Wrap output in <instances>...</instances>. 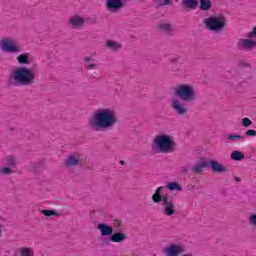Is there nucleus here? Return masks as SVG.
I'll return each mask as SVG.
<instances>
[{
	"mask_svg": "<svg viewBox=\"0 0 256 256\" xmlns=\"http://www.w3.org/2000/svg\"><path fill=\"white\" fill-rule=\"evenodd\" d=\"M117 125V113L111 108H99L92 113L88 121L91 131L101 133L109 131Z\"/></svg>",
	"mask_w": 256,
	"mask_h": 256,
	"instance_id": "f257e3e1",
	"label": "nucleus"
},
{
	"mask_svg": "<svg viewBox=\"0 0 256 256\" xmlns=\"http://www.w3.org/2000/svg\"><path fill=\"white\" fill-rule=\"evenodd\" d=\"M177 149L175 138L167 134H159L152 140V150L155 153H173Z\"/></svg>",
	"mask_w": 256,
	"mask_h": 256,
	"instance_id": "f03ea898",
	"label": "nucleus"
},
{
	"mask_svg": "<svg viewBox=\"0 0 256 256\" xmlns=\"http://www.w3.org/2000/svg\"><path fill=\"white\" fill-rule=\"evenodd\" d=\"M163 186L158 187L152 195V203L161 204L163 215L166 217H173L177 213V206L175 202L167 195H162Z\"/></svg>",
	"mask_w": 256,
	"mask_h": 256,
	"instance_id": "7ed1b4c3",
	"label": "nucleus"
},
{
	"mask_svg": "<svg viewBox=\"0 0 256 256\" xmlns=\"http://www.w3.org/2000/svg\"><path fill=\"white\" fill-rule=\"evenodd\" d=\"M10 77L16 85H22L23 87H28L35 83V72L31 68L25 66L16 67L12 71Z\"/></svg>",
	"mask_w": 256,
	"mask_h": 256,
	"instance_id": "20e7f679",
	"label": "nucleus"
},
{
	"mask_svg": "<svg viewBox=\"0 0 256 256\" xmlns=\"http://www.w3.org/2000/svg\"><path fill=\"white\" fill-rule=\"evenodd\" d=\"M174 94L184 103H192L197 99L195 88L190 84H181L175 87Z\"/></svg>",
	"mask_w": 256,
	"mask_h": 256,
	"instance_id": "39448f33",
	"label": "nucleus"
},
{
	"mask_svg": "<svg viewBox=\"0 0 256 256\" xmlns=\"http://www.w3.org/2000/svg\"><path fill=\"white\" fill-rule=\"evenodd\" d=\"M203 23L208 31L213 33H221L227 27V20L221 16H210L203 20Z\"/></svg>",
	"mask_w": 256,
	"mask_h": 256,
	"instance_id": "423d86ee",
	"label": "nucleus"
},
{
	"mask_svg": "<svg viewBox=\"0 0 256 256\" xmlns=\"http://www.w3.org/2000/svg\"><path fill=\"white\" fill-rule=\"evenodd\" d=\"M246 37L238 40L237 47L242 51H253V49H256V26L246 34Z\"/></svg>",
	"mask_w": 256,
	"mask_h": 256,
	"instance_id": "0eeeda50",
	"label": "nucleus"
},
{
	"mask_svg": "<svg viewBox=\"0 0 256 256\" xmlns=\"http://www.w3.org/2000/svg\"><path fill=\"white\" fill-rule=\"evenodd\" d=\"M0 47L5 53H21V46L13 38H4L0 41Z\"/></svg>",
	"mask_w": 256,
	"mask_h": 256,
	"instance_id": "6e6552de",
	"label": "nucleus"
},
{
	"mask_svg": "<svg viewBox=\"0 0 256 256\" xmlns=\"http://www.w3.org/2000/svg\"><path fill=\"white\" fill-rule=\"evenodd\" d=\"M170 107L176 115H187V106L183 103V100L177 97L171 99Z\"/></svg>",
	"mask_w": 256,
	"mask_h": 256,
	"instance_id": "1a4fd4ad",
	"label": "nucleus"
},
{
	"mask_svg": "<svg viewBox=\"0 0 256 256\" xmlns=\"http://www.w3.org/2000/svg\"><path fill=\"white\" fill-rule=\"evenodd\" d=\"M105 7L110 13H119L125 7V0H106Z\"/></svg>",
	"mask_w": 256,
	"mask_h": 256,
	"instance_id": "9d476101",
	"label": "nucleus"
},
{
	"mask_svg": "<svg viewBox=\"0 0 256 256\" xmlns=\"http://www.w3.org/2000/svg\"><path fill=\"white\" fill-rule=\"evenodd\" d=\"M81 163H83V155H81V153L76 152L70 154L66 158L64 165L65 167H77L81 165Z\"/></svg>",
	"mask_w": 256,
	"mask_h": 256,
	"instance_id": "9b49d317",
	"label": "nucleus"
},
{
	"mask_svg": "<svg viewBox=\"0 0 256 256\" xmlns=\"http://www.w3.org/2000/svg\"><path fill=\"white\" fill-rule=\"evenodd\" d=\"M163 251L166 256H179L183 253L184 249L181 244H170Z\"/></svg>",
	"mask_w": 256,
	"mask_h": 256,
	"instance_id": "f8f14e48",
	"label": "nucleus"
},
{
	"mask_svg": "<svg viewBox=\"0 0 256 256\" xmlns=\"http://www.w3.org/2000/svg\"><path fill=\"white\" fill-rule=\"evenodd\" d=\"M68 24L72 29H81V27L85 26V18L80 15H73L69 18Z\"/></svg>",
	"mask_w": 256,
	"mask_h": 256,
	"instance_id": "ddd939ff",
	"label": "nucleus"
},
{
	"mask_svg": "<svg viewBox=\"0 0 256 256\" xmlns=\"http://www.w3.org/2000/svg\"><path fill=\"white\" fill-rule=\"evenodd\" d=\"M97 229L98 231H100L101 237H109L113 235V226L109 224H106V223L98 224Z\"/></svg>",
	"mask_w": 256,
	"mask_h": 256,
	"instance_id": "4468645a",
	"label": "nucleus"
},
{
	"mask_svg": "<svg viewBox=\"0 0 256 256\" xmlns=\"http://www.w3.org/2000/svg\"><path fill=\"white\" fill-rule=\"evenodd\" d=\"M205 167H209V162H207V160L205 159H201L191 169H192V172L195 173V175H199V173H201L205 169Z\"/></svg>",
	"mask_w": 256,
	"mask_h": 256,
	"instance_id": "2eb2a0df",
	"label": "nucleus"
},
{
	"mask_svg": "<svg viewBox=\"0 0 256 256\" xmlns=\"http://www.w3.org/2000/svg\"><path fill=\"white\" fill-rule=\"evenodd\" d=\"M208 165H210L212 171H214L215 173H225V171H227V168L225 166L215 160H210Z\"/></svg>",
	"mask_w": 256,
	"mask_h": 256,
	"instance_id": "dca6fc26",
	"label": "nucleus"
},
{
	"mask_svg": "<svg viewBox=\"0 0 256 256\" xmlns=\"http://www.w3.org/2000/svg\"><path fill=\"white\" fill-rule=\"evenodd\" d=\"M127 239V235L123 232L112 233L110 236L111 243H123Z\"/></svg>",
	"mask_w": 256,
	"mask_h": 256,
	"instance_id": "f3484780",
	"label": "nucleus"
},
{
	"mask_svg": "<svg viewBox=\"0 0 256 256\" xmlns=\"http://www.w3.org/2000/svg\"><path fill=\"white\" fill-rule=\"evenodd\" d=\"M121 43L114 41V40H107L106 41V48L110 51H119L121 49Z\"/></svg>",
	"mask_w": 256,
	"mask_h": 256,
	"instance_id": "a211bd4d",
	"label": "nucleus"
},
{
	"mask_svg": "<svg viewBox=\"0 0 256 256\" xmlns=\"http://www.w3.org/2000/svg\"><path fill=\"white\" fill-rule=\"evenodd\" d=\"M2 163L7 167H15L17 165V159H15V156L8 155L2 159Z\"/></svg>",
	"mask_w": 256,
	"mask_h": 256,
	"instance_id": "6ab92c4d",
	"label": "nucleus"
},
{
	"mask_svg": "<svg viewBox=\"0 0 256 256\" xmlns=\"http://www.w3.org/2000/svg\"><path fill=\"white\" fill-rule=\"evenodd\" d=\"M182 4L185 9H196L199 2L197 0H182Z\"/></svg>",
	"mask_w": 256,
	"mask_h": 256,
	"instance_id": "aec40b11",
	"label": "nucleus"
},
{
	"mask_svg": "<svg viewBox=\"0 0 256 256\" xmlns=\"http://www.w3.org/2000/svg\"><path fill=\"white\" fill-rule=\"evenodd\" d=\"M199 1H200V6H199L200 11H209L211 10V7H213L211 0H199Z\"/></svg>",
	"mask_w": 256,
	"mask_h": 256,
	"instance_id": "412c9836",
	"label": "nucleus"
},
{
	"mask_svg": "<svg viewBox=\"0 0 256 256\" xmlns=\"http://www.w3.org/2000/svg\"><path fill=\"white\" fill-rule=\"evenodd\" d=\"M17 61L19 65H29V54L24 53L17 56Z\"/></svg>",
	"mask_w": 256,
	"mask_h": 256,
	"instance_id": "4be33fe9",
	"label": "nucleus"
},
{
	"mask_svg": "<svg viewBox=\"0 0 256 256\" xmlns=\"http://www.w3.org/2000/svg\"><path fill=\"white\" fill-rule=\"evenodd\" d=\"M158 29L164 33H173V26L169 23H160Z\"/></svg>",
	"mask_w": 256,
	"mask_h": 256,
	"instance_id": "5701e85b",
	"label": "nucleus"
},
{
	"mask_svg": "<svg viewBox=\"0 0 256 256\" xmlns=\"http://www.w3.org/2000/svg\"><path fill=\"white\" fill-rule=\"evenodd\" d=\"M230 157L232 161H243V159H245V153L241 151H233Z\"/></svg>",
	"mask_w": 256,
	"mask_h": 256,
	"instance_id": "b1692460",
	"label": "nucleus"
},
{
	"mask_svg": "<svg viewBox=\"0 0 256 256\" xmlns=\"http://www.w3.org/2000/svg\"><path fill=\"white\" fill-rule=\"evenodd\" d=\"M166 189H168L169 191H182L183 190L181 185H179V183H177V182H168L166 184Z\"/></svg>",
	"mask_w": 256,
	"mask_h": 256,
	"instance_id": "393cba45",
	"label": "nucleus"
},
{
	"mask_svg": "<svg viewBox=\"0 0 256 256\" xmlns=\"http://www.w3.org/2000/svg\"><path fill=\"white\" fill-rule=\"evenodd\" d=\"M226 139H227L228 141H231L232 143H237V141L243 140V136L237 135V134H228V135L226 136Z\"/></svg>",
	"mask_w": 256,
	"mask_h": 256,
	"instance_id": "a878e982",
	"label": "nucleus"
},
{
	"mask_svg": "<svg viewBox=\"0 0 256 256\" xmlns=\"http://www.w3.org/2000/svg\"><path fill=\"white\" fill-rule=\"evenodd\" d=\"M41 213L45 217H59V214L55 210H41Z\"/></svg>",
	"mask_w": 256,
	"mask_h": 256,
	"instance_id": "bb28decb",
	"label": "nucleus"
},
{
	"mask_svg": "<svg viewBox=\"0 0 256 256\" xmlns=\"http://www.w3.org/2000/svg\"><path fill=\"white\" fill-rule=\"evenodd\" d=\"M158 7H169L173 5V0H155Z\"/></svg>",
	"mask_w": 256,
	"mask_h": 256,
	"instance_id": "cd10ccee",
	"label": "nucleus"
},
{
	"mask_svg": "<svg viewBox=\"0 0 256 256\" xmlns=\"http://www.w3.org/2000/svg\"><path fill=\"white\" fill-rule=\"evenodd\" d=\"M20 253L22 256H33V251L29 248H21Z\"/></svg>",
	"mask_w": 256,
	"mask_h": 256,
	"instance_id": "c85d7f7f",
	"label": "nucleus"
},
{
	"mask_svg": "<svg viewBox=\"0 0 256 256\" xmlns=\"http://www.w3.org/2000/svg\"><path fill=\"white\" fill-rule=\"evenodd\" d=\"M13 173V170L9 167H3L0 169V175H11Z\"/></svg>",
	"mask_w": 256,
	"mask_h": 256,
	"instance_id": "c756f323",
	"label": "nucleus"
},
{
	"mask_svg": "<svg viewBox=\"0 0 256 256\" xmlns=\"http://www.w3.org/2000/svg\"><path fill=\"white\" fill-rule=\"evenodd\" d=\"M242 125L244 127H251V125H253V122L249 118H243L242 119Z\"/></svg>",
	"mask_w": 256,
	"mask_h": 256,
	"instance_id": "7c9ffc66",
	"label": "nucleus"
},
{
	"mask_svg": "<svg viewBox=\"0 0 256 256\" xmlns=\"http://www.w3.org/2000/svg\"><path fill=\"white\" fill-rule=\"evenodd\" d=\"M249 223L252 227H256V213L249 216Z\"/></svg>",
	"mask_w": 256,
	"mask_h": 256,
	"instance_id": "2f4dec72",
	"label": "nucleus"
},
{
	"mask_svg": "<svg viewBox=\"0 0 256 256\" xmlns=\"http://www.w3.org/2000/svg\"><path fill=\"white\" fill-rule=\"evenodd\" d=\"M113 225H114L115 229H121V227H122L121 220H114Z\"/></svg>",
	"mask_w": 256,
	"mask_h": 256,
	"instance_id": "473e14b6",
	"label": "nucleus"
},
{
	"mask_svg": "<svg viewBox=\"0 0 256 256\" xmlns=\"http://www.w3.org/2000/svg\"><path fill=\"white\" fill-rule=\"evenodd\" d=\"M246 135L248 137H256V131L255 130H247Z\"/></svg>",
	"mask_w": 256,
	"mask_h": 256,
	"instance_id": "72a5a7b5",
	"label": "nucleus"
},
{
	"mask_svg": "<svg viewBox=\"0 0 256 256\" xmlns=\"http://www.w3.org/2000/svg\"><path fill=\"white\" fill-rule=\"evenodd\" d=\"M180 171L183 175H187V172L189 171V166H183L180 168Z\"/></svg>",
	"mask_w": 256,
	"mask_h": 256,
	"instance_id": "f704fd0d",
	"label": "nucleus"
},
{
	"mask_svg": "<svg viewBox=\"0 0 256 256\" xmlns=\"http://www.w3.org/2000/svg\"><path fill=\"white\" fill-rule=\"evenodd\" d=\"M86 69H88L89 71H92L93 69H97V64L86 65Z\"/></svg>",
	"mask_w": 256,
	"mask_h": 256,
	"instance_id": "c9c22d12",
	"label": "nucleus"
},
{
	"mask_svg": "<svg viewBox=\"0 0 256 256\" xmlns=\"http://www.w3.org/2000/svg\"><path fill=\"white\" fill-rule=\"evenodd\" d=\"M84 61H85V63H89V61H91V58L90 57H86V58H84Z\"/></svg>",
	"mask_w": 256,
	"mask_h": 256,
	"instance_id": "e433bc0d",
	"label": "nucleus"
},
{
	"mask_svg": "<svg viewBox=\"0 0 256 256\" xmlns=\"http://www.w3.org/2000/svg\"><path fill=\"white\" fill-rule=\"evenodd\" d=\"M120 163H121V165H123V163H125V162H123V161H120Z\"/></svg>",
	"mask_w": 256,
	"mask_h": 256,
	"instance_id": "4c0bfd02",
	"label": "nucleus"
},
{
	"mask_svg": "<svg viewBox=\"0 0 256 256\" xmlns=\"http://www.w3.org/2000/svg\"><path fill=\"white\" fill-rule=\"evenodd\" d=\"M0 237H1V229H0Z\"/></svg>",
	"mask_w": 256,
	"mask_h": 256,
	"instance_id": "58836bf2",
	"label": "nucleus"
}]
</instances>
